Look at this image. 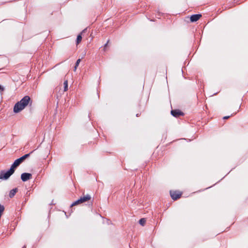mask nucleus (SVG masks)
<instances>
[{"instance_id": "f257e3e1", "label": "nucleus", "mask_w": 248, "mask_h": 248, "mask_svg": "<svg viewBox=\"0 0 248 248\" xmlns=\"http://www.w3.org/2000/svg\"><path fill=\"white\" fill-rule=\"evenodd\" d=\"M31 98L29 96H24L20 101L16 103L14 107V112L18 113L28 105Z\"/></svg>"}, {"instance_id": "f03ea898", "label": "nucleus", "mask_w": 248, "mask_h": 248, "mask_svg": "<svg viewBox=\"0 0 248 248\" xmlns=\"http://www.w3.org/2000/svg\"><path fill=\"white\" fill-rule=\"evenodd\" d=\"M30 155V154H26L16 160L12 164L11 169L14 170L18 167L26 158Z\"/></svg>"}, {"instance_id": "7ed1b4c3", "label": "nucleus", "mask_w": 248, "mask_h": 248, "mask_svg": "<svg viewBox=\"0 0 248 248\" xmlns=\"http://www.w3.org/2000/svg\"><path fill=\"white\" fill-rule=\"evenodd\" d=\"M14 172V170L10 169V170L6 172L4 171H1L0 173V179L6 180L9 178V177L13 174Z\"/></svg>"}, {"instance_id": "20e7f679", "label": "nucleus", "mask_w": 248, "mask_h": 248, "mask_svg": "<svg viewBox=\"0 0 248 248\" xmlns=\"http://www.w3.org/2000/svg\"><path fill=\"white\" fill-rule=\"evenodd\" d=\"M170 193L171 198L174 200H176L179 198L182 194L181 192L176 191H171Z\"/></svg>"}, {"instance_id": "39448f33", "label": "nucleus", "mask_w": 248, "mask_h": 248, "mask_svg": "<svg viewBox=\"0 0 248 248\" xmlns=\"http://www.w3.org/2000/svg\"><path fill=\"white\" fill-rule=\"evenodd\" d=\"M31 178V174L29 173H24L21 174V178L24 182L26 181Z\"/></svg>"}, {"instance_id": "423d86ee", "label": "nucleus", "mask_w": 248, "mask_h": 248, "mask_svg": "<svg viewBox=\"0 0 248 248\" xmlns=\"http://www.w3.org/2000/svg\"><path fill=\"white\" fill-rule=\"evenodd\" d=\"M202 17L201 14L194 15L191 16L190 21L191 22H196L198 20Z\"/></svg>"}, {"instance_id": "0eeeda50", "label": "nucleus", "mask_w": 248, "mask_h": 248, "mask_svg": "<svg viewBox=\"0 0 248 248\" xmlns=\"http://www.w3.org/2000/svg\"><path fill=\"white\" fill-rule=\"evenodd\" d=\"M91 199V196L89 195H87L83 197H81L79 199L80 201H81V203L87 202Z\"/></svg>"}, {"instance_id": "6e6552de", "label": "nucleus", "mask_w": 248, "mask_h": 248, "mask_svg": "<svg viewBox=\"0 0 248 248\" xmlns=\"http://www.w3.org/2000/svg\"><path fill=\"white\" fill-rule=\"evenodd\" d=\"M171 113L175 117H178L180 115H182L183 113L179 110H171Z\"/></svg>"}, {"instance_id": "1a4fd4ad", "label": "nucleus", "mask_w": 248, "mask_h": 248, "mask_svg": "<svg viewBox=\"0 0 248 248\" xmlns=\"http://www.w3.org/2000/svg\"><path fill=\"white\" fill-rule=\"evenodd\" d=\"M16 192H17L16 188H15V189L11 190L9 193V196L11 198L13 197L15 195V194L16 193Z\"/></svg>"}, {"instance_id": "9d476101", "label": "nucleus", "mask_w": 248, "mask_h": 248, "mask_svg": "<svg viewBox=\"0 0 248 248\" xmlns=\"http://www.w3.org/2000/svg\"><path fill=\"white\" fill-rule=\"evenodd\" d=\"M64 91L65 92L68 90V81H64Z\"/></svg>"}, {"instance_id": "9b49d317", "label": "nucleus", "mask_w": 248, "mask_h": 248, "mask_svg": "<svg viewBox=\"0 0 248 248\" xmlns=\"http://www.w3.org/2000/svg\"><path fill=\"white\" fill-rule=\"evenodd\" d=\"M140 224L144 226L146 223V220L144 218H141L139 221Z\"/></svg>"}, {"instance_id": "f8f14e48", "label": "nucleus", "mask_w": 248, "mask_h": 248, "mask_svg": "<svg viewBox=\"0 0 248 248\" xmlns=\"http://www.w3.org/2000/svg\"><path fill=\"white\" fill-rule=\"evenodd\" d=\"M81 40H82V36H81V34H79L77 37V44H78L81 42Z\"/></svg>"}, {"instance_id": "ddd939ff", "label": "nucleus", "mask_w": 248, "mask_h": 248, "mask_svg": "<svg viewBox=\"0 0 248 248\" xmlns=\"http://www.w3.org/2000/svg\"><path fill=\"white\" fill-rule=\"evenodd\" d=\"M80 62V59H78L77 61V62L76 63V65H75V66L74 67V71H75L78 67V66L79 63Z\"/></svg>"}, {"instance_id": "4468645a", "label": "nucleus", "mask_w": 248, "mask_h": 248, "mask_svg": "<svg viewBox=\"0 0 248 248\" xmlns=\"http://www.w3.org/2000/svg\"><path fill=\"white\" fill-rule=\"evenodd\" d=\"M81 203V201H80L79 199H78V200H77L76 202H73L72 204V206L77 205H78V204H79Z\"/></svg>"}, {"instance_id": "2eb2a0df", "label": "nucleus", "mask_w": 248, "mask_h": 248, "mask_svg": "<svg viewBox=\"0 0 248 248\" xmlns=\"http://www.w3.org/2000/svg\"><path fill=\"white\" fill-rule=\"evenodd\" d=\"M0 90L1 91H3L4 90V88L1 85H0Z\"/></svg>"}, {"instance_id": "dca6fc26", "label": "nucleus", "mask_w": 248, "mask_h": 248, "mask_svg": "<svg viewBox=\"0 0 248 248\" xmlns=\"http://www.w3.org/2000/svg\"><path fill=\"white\" fill-rule=\"evenodd\" d=\"M229 117H224V119H227Z\"/></svg>"}]
</instances>
